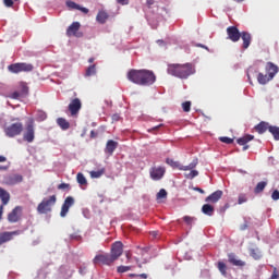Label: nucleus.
Wrapping results in <instances>:
<instances>
[{"mask_svg":"<svg viewBox=\"0 0 279 279\" xmlns=\"http://www.w3.org/2000/svg\"><path fill=\"white\" fill-rule=\"evenodd\" d=\"M126 80L132 82V84H136L137 86H151L156 83V74L154 71L142 69H131L126 73Z\"/></svg>","mask_w":279,"mask_h":279,"instance_id":"nucleus-1","label":"nucleus"},{"mask_svg":"<svg viewBox=\"0 0 279 279\" xmlns=\"http://www.w3.org/2000/svg\"><path fill=\"white\" fill-rule=\"evenodd\" d=\"M167 73L179 80H189V77L195 73V68L193 63H172L168 64Z\"/></svg>","mask_w":279,"mask_h":279,"instance_id":"nucleus-2","label":"nucleus"},{"mask_svg":"<svg viewBox=\"0 0 279 279\" xmlns=\"http://www.w3.org/2000/svg\"><path fill=\"white\" fill-rule=\"evenodd\" d=\"M34 138H36V121L34 118H28L24 128L23 141L34 143Z\"/></svg>","mask_w":279,"mask_h":279,"instance_id":"nucleus-3","label":"nucleus"},{"mask_svg":"<svg viewBox=\"0 0 279 279\" xmlns=\"http://www.w3.org/2000/svg\"><path fill=\"white\" fill-rule=\"evenodd\" d=\"M56 202H58L56 195L44 198L37 206V213L39 215H47L48 213H51V209L56 206Z\"/></svg>","mask_w":279,"mask_h":279,"instance_id":"nucleus-4","label":"nucleus"},{"mask_svg":"<svg viewBox=\"0 0 279 279\" xmlns=\"http://www.w3.org/2000/svg\"><path fill=\"white\" fill-rule=\"evenodd\" d=\"M9 73H32L34 71V64L27 62L12 63L8 65Z\"/></svg>","mask_w":279,"mask_h":279,"instance_id":"nucleus-5","label":"nucleus"},{"mask_svg":"<svg viewBox=\"0 0 279 279\" xmlns=\"http://www.w3.org/2000/svg\"><path fill=\"white\" fill-rule=\"evenodd\" d=\"M5 136L14 138V136H21L23 133V123L14 122L4 129Z\"/></svg>","mask_w":279,"mask_h":279,"instance_id":"nucleus-6","label":"nucleus"},{"mask_svg":"<svg viewBox=\"0 0 279 279\" xmlns=\"http://www.w3.org/2000/svg\"><path fill=\"white\" fill-rule=\"evenodd\" d=\"M94 265H112L113 259L110 254H98L93 259Z\"/></svg>","mask_w":279,"mask_h":279,"instance_id":"nucleus-7","label":"nucleus"},{"mask_svg":"<svg viewBox=\"0 0 279 279\" xmlns=\"http://www.w3.org/2000/svg\"><path fill=\"white\" fill-rule=\"evenodd\" d=\"M21 215H23V207L16 206L13 208L12 211L8 215L9 223H16L21 221Z\"/></svg>","mask_w":279,"mask_h":279,"instance_id":"nucleus-8","label":"nucleus"},{"mask_svg":"<svg viewBox=\"0 0 279 279\" xmlns=\"http://www.w3.org/2000/svg\"><path fill=\"white\" fill-rule=\"evenodd\" d=\"M227 36L231 43H239L241 40V32H239L236 26H229L227 28Z\"/></svg>","mask_w":279,"mask_h":279,"instance_id":"nucleus-9","label":"nucleus"},{"mask_svg":"<svg viewBox=\"0 0 279 279\" xmlns=\"http://www.w3.org/2000/svg\"><path fill=\"white\" fill-rule=\"evenodd\" d=\"M150 178L151 180L158 181V180H162V178H165V173H167V169H165V167L159 166V167H153L150 168Z\"/></svg>","mask_w":279,"mask_h":279,"instance_id":"nucleus-10","label":"nucleus"},{"mask_svg":"<svg viewBox=\"0 0 279 279\" xmlns=\"http://www.w3.org/2000/svg\"><path fill=\"white\" fill-rule=\"evenodd\" d=\"M123 254V243L122 242H116L111 246V258L114 260H119V257Z\"/></svg>","mask_w":279,"mask_h":279,"instance_id":"nucleus-11","label":"nucleus"},{"mask_svg":"<svg viewBox=\"0 0 279 279\" xmlns=\"http://www.w3.org/2000/svg\"><path fill=\"white\" fill-rule=\"evenodd\" d=\"M81 24L80 22H73L66 29V36H75L76 38H82L83 34L80 32Z\"/></svg>","mask_w":279,"mask_h":279,"instance_id":"nucleus-12","label":"nucleus"},{"mask_svg":"<svg viewBox=\"0 0 279 279\" xmlns=\"http://www.w3.org/2000/svg\"><path fill=\"white\" fill-rule=\"evenodd\" d=\"M73 204H75V198H73V196H68L64 199V203L61 207L60 217H66V215L69 214V210H70L71 206H73Z\"/></svg>","mask_w":279,"mask_h":279,"instance_id":"nucleus-13","label":"nucleus"},{"mask_svg":"<svg viewBox=\"0 0 279 279\" xmlns=\"http://www.w3.org/2000/svg\"><path fill=\"white\" fill-rule=\"evenodd\" d=\"M80 110H82V100H80V98H74L69 105V111L72 117H75Z\"/></svg>","mask_w":279,"mask_h":279,"instance_id":"nucleus-14","label":"nucleus"},{"mask_svg":"<svg viewBox=\"0 0 279 279\" xmlns=\"http://www.w3.org/2000/svg\"><path fill=\"white\" fill-rule=\"evenodd\" d=\"M17 234H20L19 231H5L0 233V245H3V243L12 241V239H14V236H17Z\"/></svg>","mask_w":279,"mask_h":279,"instance_id":"nucleus-15","label":"nucleus"},{"mask_svg":"<svg viewBox=\"0 0 279 279\" xmlns=\"http://www.w3.org/2000/svg\"><path fill=\"white\" fill-rule=\"evenodd\" d=\"M221 197H223V191L217 190L216 192H214L209 196H207L205 198V202L207 204H217V202H219V199H221Z\"/></svg>","mask_w":279,"mask_h":279,"instance_id":"nucleus-16","label":"nucleus"},{"mask_svg":"<svg viewBox=\"0 0 279 279\" xmlns=\"http://www.w3.org/2000/svg\"><path fill=\"white\" fill-rule=\"evenodd\" d=\"M250 141H254V135H244L243 137L238 138L236 143L238 145L243 146V151H246V149H250V146L247 145Z\"/></svg>","mask_w":279,"mask_h":279,"instance_id":"nucleus-17","label":"nucleus"},{"mask_svg":"<svg viewBox=\"0 0 279 279\" xmlns=\"http://www.w3.org/2000/svg\"><path fill=\"white\" fill-rule=\"evenodd\" d=\"M265 71L267 75L274 78L276 77V74L278 73L279 68L274 62H267L265 66Z\"/></svg>","mask_w":279,"mask_h":279,"instance_id":"nucleus-18","label":"nucleus"},{"mask_svg":"<svg viewBox=\"0 0 279 279\" xmlns=\"http://www.w3.org/2000/svg\"><path fill=\"white\" fill-rule=\"evenodd\" d=\"M240 38H242L243 40V49H248L250 48V45H252V35L247 32H242L240 34Z\"/></svg>","mask_w":279,"mask_h":279,"instance_id":"nucleus-19","label":"nucleus"},{"mask_svg":"<svg viewBox=\"0 0 279 279\" xmlns=\"http://www.w3.org/2000/svg\"><path fill=\"white\" fill-rule=\"evenodd\" d=\"M228 259L231 265H234V267H245V262L236 259V255L234 253L228 254Z\"/></svg>","mask_w":279,"mask_h":279,"instance_id":"nucleus-20","label":"nucleus"},{"mask_svg":"<svg viewBox=\"0 0 279 279\" xmlns=\"http://www.w3.org/2000/svg\"><path fill=\"white\" fill-rule=\"evenodd\" d=\"M117 147H119V143L114 142L113 140H109L107 142L105 151H106V154H109L110 156H112V154H114V150L117 149Z\"/></svg>","mask_w":279,"mask_h":279,"instance_id":"nucleus-21","label":"nucleus"},{"mask_svg":"<svg viewBox=\"0 0 279 279\" xmlns=\"http://www.w3.org/2000/svg\"><path fill=\"white\" fill-rule=\"evenodd\" d=\"M0 199H1L2 206H8V204H10V192H8L3 187H0Z\"/></svg>","mask_w":279,"mask_h":279,"instance_id":"nucleus-22","label":"nucleus"},{"mask_svg":"<svg viewBox=\"0 0 279 279\" xmlns=\"http://www.w3.org/2000/svg\"><path fill=\"white\" fill-rule=\"evenodd\" d=\"M21 182H23V175L21 174H14L7 179V184L10 186H14V184H21Z\"/></svg>","mask_w":279,"mask_h":279,"instance_id":"nucleus-23","label":"nucleus"},{"mask_svg":"<svg viewBox=\"0 0 279 279\" xmlns=\"http://www.w3.org/2000/svg\"><path fill=\"white\" fill-rule=\"evenodd\" d=\"M271 80L274 78L268 74L258 73L257 75V82L263 86H265V84H268V82H271Z\"/></svg>","mask_w":279,"mask_h":279,"instance_id":"nucleus-24","label":"nucleus"},{"mask_svg":"<svg viewBox=\"0 0 279 279\" xmlns=\"http://www.w3.org/2000/svg\"><path fill=\"white\" fill-rule=\"evenodd\" d=\"M202 213L204 215H207L208 217H213V215H215V207L213 205L209 204H205L202 207Z\"/></svg>","mask_w":279,"mask_h":279,"instance_id":"nucleus-25","label":"nucleus"},{"mask_svg":"<svg viewBox=\"0 0 279 279\" xmlns=\"http://www.w3.org/2000/svg\"><path fill=\"white\" fill-rule=\"evenodd\" d=\"M269 123L267 122H259L256 126H255V131L258 132V134H265V132L268 130L269 131Z\"/></svg>","mask_w":279,"mask_h":279,"instance_id":"nucleus-26","label":"nucleus"},{"mask_svg":"<svg viewBox=\"0 0 279 279\" xmlns=\"http://www.w3.org/2000/svg\"><path fill=\"white\" fill-rule=\"evenodd\" d=\"M198 160L193 159V161L189 166H181L180 171H193L195 167H197Z\"/></svg>","mask_w":279,"mask_h":279,"instance_id":"nucleus-27","label":"nucleus"},{"mask_svg":"<svg viewBox=\"0 0 279 279\" xmlns=\"http://www.w3.org/2000/svg\"><path fill=\"white\" fill-rule=\"evenodd\" d=\"M58 125L61 128V130H69L71 128V123L66 121L64 118H59L57 120Z\"/></svg>","mask_w":279,"mask_h":279,"instance_id":"nucleus-28","label":"nucleus"},{"mask_svg":"<svg viewBox=\"0 0 279 279\" xmlns=\"http://www.w3.org/2000/svg\"><path fill=\"white\" fill-rule=\"evenodd\" d=\"M106 173V168H101V169H99V170H93V171H90L89 172V175H90V178H93V179H99V178H101V175H104Z\"/></svg>","mask_w":279,"mask_h":279,"instance_id":"nucleus-29","label":"nucleus"},{"mask_svg":"<svg viewBox=\"0 0 279 279\" xmlns=\"http://www.w3.org/2000/svg\"><path fill=\"white\" fill-rule=\"evenodd\" d=\"M218 271H220L221 276L226 278L228 276V266L223 262H218Z\"/></svg>","mask_w":279,"mask_h":279,"instance_id":"nucleus-30","label":"nucleus"},{"mask_svg":"<svg viewBox=\"0 0 279 279\" xmlns=\"http://www.w3.org/2000/svg\"><path fill=\"white\" fill-rule=\"evenodd\" d=\"M96 21L101 24L106 23V21H108V13L105 11H99L96 16Z\"/></svg>","mask_w":279,"mask_h":279,"instance_id":"nucleus-31","label":"nucleus"},{"mask_svg":"<svg viewBox=\"0 0 279 279\" xmlns=\"http://www.w3.org/2000/svg\"><path fill=\"white\" fill-rule=\"evenodd\" d=\"M266 186H267V182H265V181L258 182L254 189V193L256 195H258V193H263V191H265Z\"/></svg>","mask_w":279,"mask_h":279,"instance_id":"nucleus-32","label":"nucleus"},{"mask_svg":"<svg viewBox=\"0 0 279 279\" xmlns=\"http://www.w3.org/2000/svg\"><path fill=\"white\" fill-rule=\"evenodd\" d=\"M97 74V65L92 64L87 68L85 75L86 77H92V75H96Z\"/></svg>","mask_w":279,"mask_h":279,"instance_id":"nucleus-33","label":"nucleus"},{"mask_svg":"<svg viewBox=\"0 0 279 279\" xmlns=\"http://www.w3.org/2000/svg\"><path fill=\"white\" fill-rule=\"evenodd\" d=\"M19 92H20V95L22 96V97H25V95H27L28 93H29V87H27V84L26 83H20V89H19Z\"/></svg>","mask_w":279,"mask_h":279,"instance_id":"nucleus-34","label":"nucleus"},{"mask_svg":"<svg viewBox=\"0 0 279 279\" xmlns=\"http://www.w3.org/2000/svg\"><path fill=\"white\" fill-rule=\"evenodd\" d=\"M76 180L81 184V186H86V184H88V181L86 180V177H84V173H82V172L77 173Z\"/></svg>","mask_w":279,"mask_h":279,"instance_id":"nucleus-35","label":"nucleus"},{"mask_svg":"<svg viewBox=\"0 0 279 279\" xmlns=\"http://www.w3.org/2000/svg\"><path fill=\"white\" fill-rule=\"evenodd\" d=\"M166 162H167V165L172 167V169H179L180 170V168H182V165H180V162H178V161H175V160H173L171 158H167Z\"/></svg>","mask_w":279,"mask_h":279,"instance_id":"nucleus-36","label":"nucleus"},{"mask_svg":"<svg viewBox=\"0 0 279 279\" xmlns=\"http://www.w3.org/2000/svg\"><path fill=\"white\" fill-rule=\"evenodd\" d=\"M268 132L272 134L275 141H279V128L278 126H269Z\"/></svg>","mask_w":279,"mask_h":279,"instance_id":"nucleus-37","label":"nucleus"},{"mask_svg":"<svg viewBox=\"0 0 279 279\" xmlns=\"http://www.w3.org/2000/svg\"><path fill=\"white\" fill-rule=\"evenodd\" d=\"M197 175H199V171L197 170H190L189 173H185L187 180H193V178H197Z\"/></svg>","mask_w":279,"mask_h":279,"instance_id":"nucleus-38","label":"nucleus"},{"mask_svg":"<svg viewBox=\"0 0 279 279\" xmlns=\"http://www.w3.org/2000/svg\"><path fill=\"white\" fill-rule=\"evenodd\" d=\"M132 270V266H119L117 268L118 274H125Z\"/></svg>","mask_w":279,"mask_h":279,"instance_id":"nucleus-39","label":"nucleus"},{"mask_svg":"<svg viewBox=\"0 0 279 279\" xmlns=\"http://www.w3.org/2000/svg\"><path fill=\"white\" fill-rule=\"evenodd\" d=\"M157 199H167V190L161 189V190L157 193Z\"/></svg>","mask_w":279,"mask_h":279,"instance_id":"nucleus-40","label":"nucleus"},{"mask_svg":"<svg viewBox=\"0 0 279 279\" xmlns=\"http://www.w3.org/2000/svg\"><path fill=\"white\" fill-rule=\"evenodd\" d=\"M129 278L147 279V278H149V276H148L147 274H140V275L130 274V275H129Z\"/></svg>","mask_w":279,"mask_h":279,"instance_id":"nucleus-41","label":"nucleus"},{"mask_svg":"<svg viewBox=\"0 0 279 279\" xmlns=\"http://www.w3.org/2000/svg\"><path fill=\"white\" fill-rule=\"evenodd\" d=\"M219 141L226 143V145H232L234 143V140L230 137H219Z\"/></svg>","mask_w":279,"mask_h":279,"instance_id":"nucleus-42","label":"nucleus"},{"mask_svg":"<svg viewBox=\"0 0 279 279\" xmlns=\"http://www.w3.org/2000/svg\"><path fill=\"white\" fill-rule=\"evenodd\" d=\"M66 5L71 10H78L80 9V4H77V3L73 2V1H66Z\"/></svg>","mask_w":279,"mask_h":279,"instance_id":"nucleus-43","label":"nucleus"},{"mask_svg":"<svg viewBox=\"0 0 279 279\" xmlns=\"http://www.w3.org/2000/svg\"><path fill=\"white\" fill-rule=\"evenodd\" d=\"M245 202H247V195L245 194H240L238 197V204H245Z\"/></svg>","mask_w":279,"mask_h":279,"instance_id":"nucleus-44","label":"nucleus"},{"mask_svg":"<svg viewBox=\"0 0 279 279\" xmlns=\"http://www.w3.org/2000/svg\"><path fill=\"white\" fill-rule=\"evenodd\" d=\"M182 108L184 112H191V101L183 102Z\"/></svg>","mask_w":279,"mask_h":279,"instance_id":"nucleus-45","label":"nucleus"},{"mask_svg":"<svg viewBox=\"0 0 279 279\" xmlns=\"http://www.w3.org/2000/svg\"><path fill=\"white\" fill-rule=\"evenodd\" d=\"M183 221H185V223H186L187 226H192V225H193V221H195V218L190 217V216H184V217H183Z\"/></svg>","mask_w":279,"mask_h":279,"instance_id":"nucleus-46","label":"nucleus"},{"mask_svg":"<svg viewBox=\"0 0 279 279\" xmlns=\"http://www.w3.org/2000/svg\"><path fill=\"white\" fill-rule=\"evenodd\" d=\"M8 160V158H5V156H0V162H5ZM8 167L5 166H0V171H7Z\"/></svg>","mask_w":279,"mask_h":279,"instance_id":"nucleus-47","label":"nucleus"},{"mask_svg":"<svg viewBox=\"0 0 279 279\" xmlns=\"http://www.w3.org/2000/svg\"><path fill=\"white\" fill-rule=\"evenodd\" d=\"M251 256L255 259L258 260L260 258V253L256 252V250L251 251Z\"/></svg>","mask_w":279,"mask_h":279,"instance_id":"nucleus-48","label":"nucleus"},{"mask_svg":"<svg viewBox=\"0 0 279 279\" xmlns=\"http://www.w3.org/2000/svg\"><path fill=\"white\" fill-rule=\"evenodd\" d=\"M270 279H279V269L278 268H276V267L274 268Z\"/></svg>","mask_w":279,"mask_h":279,"instance_id":"nucleus-49","label":"nucleus"},{"mask_svg":"<svg viewBox=\"0 0 279 279\" xmlns=\"http://www.w3.org/2000/svg\"><path fill=\"white\" fill-rule=\"evenodd\" d=\"M20 97H23L21 95V93L17 90V92H13L11 95H10V98L11 99H19Z\"/></svg>","mask_w":279,"mask_h":279,"instance_id":"nucleus-50","label":"nucleus"},{"mask_svg":"<svg viewBox=\"0 0 279 279\" xmlns=\"http://www.w3.org/2000/svg\"><path fill=\"white\" fill-rule=\"evenodd\" d=\"M271 199H274L275 202H278L279 199V191L275 190L271 194Z\"/></svg>","mask_w":279,"mask_h":279,"instance_id":"nucleus-51","label":"nucleus"},{"mask_svg":"<svg viewBox=\"0 0 279 279\" xmlns=\"http://www.w3.org/2000/svg\"><path fill=\"white\" fill-rule=\"evenodd\" d=\"M70 184L69 183H61L58 185L59 191H64V189H70Z\"/></svg>","mask_w":279,"mask_h":279,"instance_id":"nucleus-52","label":"nucleus"},{"mask_svg":"<svg viewBox=\"0 0 279 279\" xmlns=\"http://www.w3.org/2000/svg\"><path fill=\"white\" fill-rule=\"evenodd\" d=\"M82 239V236H80L78 234H70V241H80Z\"/></svg>","mask_w":279,"mask_h":279,"instance_id":"nucleus-53","label":"nucleus"},{"mask_svg":"<svg viewBox=\"0 0 279 279\" xmlns=\"http://www.w3.org/2000/svg\"><path fill=\"white\" fill-rule=\"evenodd\" d=\"M155 3H156L155 0H147V1H146L147 9H148V10H151V7H153Z\"/></svg>","mask_w":279,"mask_h":279,"instance_id":"nucleus-54","label":"nucleus"},{"mask_svg":"<svg viewBox=\"0 0 279 279\" xmlns=\"http://www.w3.org/2000/svg\"><path fill=\"white\" fill-rule=\"evenodd\" d=\"M45 119H47V113L39 112V121H45Z\"/></svg>","mask_w":279,"mask_h":279,"instance_id":"nucleus-55","label":"nucleus"},{"mask_svg":"<svg viewBox=\"0 0 279 279\" xmlns=\"http://www.w3.org/2000/svg\"><path fill=\"white\" fill-rule=\"evenodd\" d=\"M120 5H128L130 3V0H117Z\"/></svg>","mask_w":279,"mask_h":279,"instance_id":"nucleus-56","label":"nucleus"},{"mask_svg":"<svg viewBox=\"0 0 279 279\" xmlns=\"http://www.w3.org/2000/svg\"><path fill=\"white\" fill-rule=\"evenodd\" d=\"M121 119V116L119 113H116L112 116V121H119Z\"/></svg>","mask_w":279,"mask_h":279,"instance_id":"nucleus-57","label":"nucleus"},{"mask_svg":"<svg viewBox=\"0 0 279 279\" xmlns=\"http://www.w3.org/2000/svg\"><path fill=\"white\" fill-rule=\"evenodd\" d=\"M81 12H83L84 14H88V9L84 8V7H80L78 9Z\"/></svg>","mask_w":279,"mask_h":279,"instance_id":"nucleus-58","label":"nucleus"},{"mask_svg":"<svg viewBox=\"0 0 279 279\" xmlns=\"http://www.w3.org/2000/svg\"><path fill=\"white\" fill-rule=\"evenodd\" d=\"M3 206H5V205H1L0 206V221H1V219H3Z\"/></svg>","mask_w":279,"mask_h":279,"instance_id":"nucleus-59","label":"nucleus"},{"mask_svg":"<svg viewBox=\"0 0 279 279\" xmlns=\"http://www.w3.org/2000/svg\"><path fill=\"white\" fill-rule=\"evenodd\" d=\"M150 236H153V239H156V236H158V231L150 232Z\"/></svg>","mask_w":279,"mask_h":279,"instance_id":"nucleus-60","label":"nucleus"},{"mask_svg":"<svg viewBox=\"0 0 279 279\" xmlns=\"http://www.w3.org/2000/svg\"><path fill=\"white\" fill-rule=\"evenodd\" d=\"M90 138H97V133L95 131H90Z\"/></svg>","mask_w":279,"mask_h":279,"instance_id":"nucleus-61","label":"nucleus"},{"mask_svg":"<svg viewBox=\"0 0 279 279\" xmlns=\"http://www.w3.org/2000/svg\"><path fill=\"white\" fill-rule=\"evenodd\" d=\"M240 230H247V223H244L240 227Z\"/></svg>","mask_w":279,"mask_h":279,"instance_id":"nucleus-62","label":"nucleus"},{"mask_svg":"<svg viewBox=\"0 0 279 279\" xmlns=\"http://www.w3.org/2000/svg\"><path fill=\"white\" fill-rule=\"evenodd\" d=\"M125 256H126L128 260H130V258H132V253L126 252Z\"/></svg>","mask_w":279,"mask_h":279,"instance_id":"nucleus-63","label":"nucleus"},{"mask_svg":"<svg viewBox=\"0 0 279 279\" xmlns=\"http://www.w3.org/2000/svg\"><path fill=\"white\" fill-rule=\"evenodd\" d=\"M88 62H89V64H93V62H95V58H89Z\"/></svg>","mask_w":279,"mask_h":279,"instance_id":"nucleus-64","label":"nucleus"}]
</instances>
